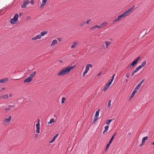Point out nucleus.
Instances as JSON below:
<instances>
[{"mask_svg":"<svg viewBox=\"0 0 154 154\" xmlns=\"http://www.w3.org/2000/svg\"><path fill=\"white\" fill-rule=\"evenodd\" d=\"M143 83H142L141 82L139 83V84H140L141 86V85Z\"/></svg>","mask_w":154,"mask_h":154,"instance_id":"nucleus-59","label":"nucleus"},{"mask_svg":"<svg viewBox=\"0 0 154 154\" xmlns=\"http://www.w3.org/2000/svg\"><path fill=\"white\" fill-rule=\"evenodd\" d=\"M108 87H107V86H106L103 88V91H105L107 89Z\"/></svg>","mask_w":154,"mask_h":154,"instance_id":"nucleus-42","label":"nucleus"},{"mask_svg":"<svg viewBox=\"0 0 154 154\" xmlns=\"http://www.w3.org/2000/svg\"><path fill=\"white\" fill-rule=\"evenodd\" d=\"M126 76L127 78H129L130 76V75L129 74H127L126 75Z\"/></svg>","mask_w":154,"mask_h":154,"instance_id":"nucleus-51","label":"nucleus"},{"mask_svg":"<svg viewBox=\"0 0 154 154\" xmlns=\"http://www.w3.org/2000/svg\"><path fill=\"white\" fill-rule=\"evenodd\" d=\"M145 81V79H143L141 81V82L142 83H143L144 81Z\"/></svg>","mask_w":154,"mask_h":154,"instance_id":"nucleus-53","label":"nucleus"},{"mask_svg":"<svg viewBox=\"0 0 154 154\" xmlns=\"http://www.w3.org/2000/svg\"><path fill=\"white\" fill-rule=\"evenodd\" d=\"M30 2L29 0H25L23 3V4L21 5L22 8H25L26 7L27 5L29 4Z\"/></svg>","mask_w":154,"mask_h":154,"instance_id":"nucleus-6","label":"nucleus"},{"mask_svg":"<svg viewBox=\"0 0 154 154\" xmlns=\"http://www.w3.org/2000/svg\"><path fill=\"white\" fill-rule=\"evenodd\" d=\"M5 88H2V90H5Z\"/></svg>","mask_w":154,"mask_h":154,"instance_id":"nucleus-60","label":"nucleus"},{"mask_svg":"<svg viewBox=\"0 0 154 154\" xmlns=\"http://www.w3.org/2000/svg\"><path fill=\"white\" fill-rule=\"evenodd\" d=\"M107 24V22H104L103 23H102L100 24V28H103L106 26Z\"/></svg>","mask_w":154,"mask_h":154,"instance_id":"nucleus-19","label":"nucleus"},{"mask_svg":"<svg viewBox=\"0 0 154 154\" xmlns=\"http://www.w3.org/2000/svg\"><path fill=\"white\" fill-rule=\"evenodd\" d=\"M138 90H135V88L134 89V90L133 91V93H134V94H135L137 93V91Z\"/></svg>","mask_w":154,"mask_h":154,"instance_id":"nucleus-38","label":"nucleus"},{"mask_svg":"<svg viewBox=\"0 0 154 154\" xmlns=\"http://www.w3.org/2000/svg\"><path fill=\"white\" fill-rule=\"evenodd\" d=\"M8 79L7 78H5L3 79L0 80V83H3L8 81Z\"/></svg>","mask_w":154,"mask_h":154,"instance_id":"nucleus-14","label":"nucleus"},{"mask_svg":"<svg viewBox=\"0 0 154 154\" xmlns=\"http://www.w3.org/2000/svg\"><path fill=\"white\" fill-rule=\"evenodd\" d=\"M100 111V110L99 109H98V110H97L95 113V118H98V117L99 116V113Z\"/></svg>","mask_w":154,"mask_h":154,"instance_id":"nucleus-15","label":"nucleus"},{"mask_svg":"<svg viewBox=\"0 0 154 154\" xmlns=\"http://www.w3.org/2000/svg\"><path fill=\"white\" fill-rule=\"evenodd\" d=\"M48 0H42V3H44L45 4L47 2Z\"/></svg>","mask_w":154,"mask_h":154,"instance_id":"nucleus-39","label":"nucleus"},{"mask_svg":"<svg viewBox=\"0 0 154 154\" xmlns=\"http://www.w3.org/2000/svg\"><path fill=\"white\" fill-rule=\"evenodd\" d=\"M134 7L135 6L134 5L133 7L129 8L128 10L122 14H121V17H123L128 16V14L130 12V11L133 10Z\"/></svg>","mask_w":154,"mask_h":154,"instance_id":"nucleus-2","label":"nucleus"},{"mask_svg":"<svg viewBox=\"0 0 154 154\" xmlns=\"http://www.w3.org/2000/svg\"><path fill=\"white\" fill-rule=\"evenodd\" d=\"M59 134H56L53 137L52 139H51V140L49 142V143H52L55 140L56 138L57 137V136H58Z\"/></svg>","mask_w":154,"mask_h":154,"instance_id":"nucleus-11","label":"nucleus"},{"mask_svg":"<svg viewBox=\"0 0 154 154\" xmlns=\"http://www.w3.org/2000/svg\"><path fill=\"white\" fill-rule=\"evenodd\" d=\"M119 21V20L118 19V18H116L113 21V22H116L117 21Z\"/></svg>","mask_w":154,"mask_h":154,"instance_id":"nucleus-45","label":"nucleus"},{"mask_svg":"<svg viewBox=\"0 0 154 154\" xmlns=\"http://www.w3.org/2000/svg\"><path fill=\"white\" fill-rule=\"evenodd\" d=\"M75 66H73L69 67L66 68H64L62 70L57 74L58 76L64 75H65L67 74Z\"/></svg>","mask_w":154,"mask_h":154,"instance_id":"nucleus-1","label":"nucleus"},{"mask_svg":"<svg viewBox=\"0 0 154 154\" xmlns=\"http://www.w3.org/2000/svg\"><path fill=\"white\" fill-rule=\"evenodd\" d=\"M38 136V134H35V137H37Z\"/></svg>","mask_w":154,"mask_h":154,"instance_id":"nucleus-62","label":"nucleus"},{"mask_svg":"<svg viewBox=\"0 0 154 154\" xmlns=\"http://www.w3.org/2000/svg\"><path fill=\"white\" fill-rule=\"evenodd\" d=\"M48 32L47 31H43L41 32V35L42 36H43L45 35H46Z\"/></svg>","mask_w":154,"mask_h":154,"instance_id":"nucleus-20","label":"nucleus"},{"mask_svg":"<svg viewBox=\"0 0 154 154\" xmlns=\"http://www.w3.org/2000/svg\"><path fill=\"white\" fill-rule=\"evenodd\" d=\"M14 103L13 104H12V105L10 104V107H14Z\"/></svg>","mask_w":154,"mask_h":154,"instance_id":"nucleus-48","label":"nucleus"},{"mask_svg":"<svg viewBox=\"0 0 154 154\" xmlns=\"http://www.w3.org/2000/svg\"><path fill=\"white\" fill-rule=\"evenodd\" d=\"M18 15L17 14H16L14 16L13 18L10 20V23L12 24H14L18 20Z\"/></svg>","mask_w":154,"mask_h":154,"instance_id":"nucleus-4","label":"nucleus"},{"mask_svg":"<svg viewBox=\"0 0 154 154\" xmlns=\"http://www.w3.org/2000/svg\"><path fill=\"white\" fill-rule=\"evenodd\" d=\"M35 71H34L32 74L30 75V76H29V77H31V78L32 79V78L34 76L35 74Z\"/></svg>","mask_w":154,"mask_h":154,"instance_id":"nucleus-25","label":"nucleus"},{"mask_svg":"<svg viewBox=\"0 0 154 154\" xmlns=\"http://www.w3.org/2000/svg\"><path fill=\"white\" fill-rule=\"evenodd\" d=\"M137 62L135 60L133 61L130 66L131 68L132 67L134 66L137 63Z\"/></svg>","mask_w":154,"mask_h":154,"instance_id":"nucleus-18","label":"nucleus"},{"mask_svg":"<svg viewBox=\"0 0 154 154\" xmlns=\"http://www.w3.org/2000/svg\"><path fill=\"white\" fill-rule=\"evenodd\" d=\"M57 41L56 40H54L53 41L51 44V46H54L55 45L57 44Z\"/></svg>","mask_w":154,"mask_h":154,"instance_id":"nucleus-16","label":"nucleus"},{"mask_svg":"<svg viewBox=\"0 0 154 154\" xmlns=\"http://www.w3.org/2000/svg\"><path fill=\"white\" fill-rule=\"evenodd\" d=\"M36 128H40V124L39 122H38V123L36 124Z\"/></svg>","mask_w":154,"mask_h":154,"instance_id":"nucleus-35","label":"nucleus"},{"mask_svg":"<svg viewBox=\"0 0 154 154\" xmlns=\"http://www.w3.org/2000/svg\"><path fill=\"white\" fill-rule=\"evenodd\" d=\"M115 74H114L112 76V77L111 79H112V80H113L114 79V76H115Z\"/></svg>","mask_w":154,"mask_h":154,"instance_id":"nucleus-47","label":"nucleus"},{"mask_svg":"<svg viewBox=\"0 0 154 154\" xmlns=\"http://www.w3.org/2000/svg\"><path fill=\"white\" fill-rule=\"evenodd\" d=\"M8 97V95L7 94H5L4 95H1L0 96V99H7Z\"/></svg>","mask_w":154,"mask_h":154,"instance_id":"nucleus-13","label":"nucleus"},{"mask_svg":"<svg viewBox=\"0 0 154 154\" xmlns=\"http://www.w3.org/2000/svg\"><path fill=\"white\" fill-rule=\"evenodd\" d=\"M30 3L32 5H33L34 4V2L33 0H32L30 2Z\"/></svg>","mask_w":154,"mask_h":154,"instance_id":"nucleus-41","label":"nucleus"},{"mask_svg":"<svg viewBox=\"0 0 154 154\" xmlns=\"http://www.w3.org/2000/svg\"><path fill=\"white\" fill-rule=\"evenodd\" d=\"M145 81V79H143L141 81V82L142 83H143L144 81Z\"/></svg>","mask_w":154,"mask_h":154,"instance_id":"nucleus-52","label":"nucleus"},{"mask_svg":"<svg viewBox=\"0 0 154 154\" xmlns=\"http://www.w3.org/2000/svg\"><path fill=\"white\" fill-rule=\"evenodd\" d=\"M140 57H137L135 60L137 62V61H138V60L140 59Z\"/></svg>","mask_w":154,"mask_h":154,"instance_id":"nucleus-46","label":"nucleus"},{"mask_svg":"<svg viewBox=\"0 0 154 154\" xmlns=\"http://www.w3.org/2000/svg\"><path fill=\"white\" fill-rule=\"evenodd\" d=\"M32 80V79L30 77H28V78L25 79L24 81V83H25L26 82L29 83L31 82Z\"/></svg>","mask_w":154,"mask_h":154,"instance_id":"nucleus-7","label":"nucleus"},{"mask_svg":"<svg viewBox=\"0 0 154 154\" xmlns=\"http://www.w3.org/2000/svg\"><path fill=\"white\" fill-rule=\"evenodd\" d=\"M55 121L54 119H51L50 121L48 122V124H50L54 122Z\"/></svg>","mask_w":154,"mask_h":154,"instance_id":"nucleus-24","label":"nucleus"},{"mask_svg":"<svg viewBox=\"0 0 154 154\" xmlns=\"http://www.w3.org/2000/svg\"><path fill=\"white\" fill-rule=\"evenodd\" d=\"M117 133H115L112 136V137H111V138L109 142V143H112V140L113 139L115 136L116 135V134Z\"/></svg>","mask_w":154,"mask_h":154,"instance_id":"nucleus-21","label":"nucleus"},{"mask_svg":"<svg viewBox=\"0 0 154 154\" xmlns=\"http://www.w3.org/2000/svg\"><path fill=\"white\" fill-rule=\"evenodd\" d=\"M10 122V116L8 118H5L3 120V124L5 126H7L9 125Z\"/></svg>","mask_w":154,"mask_h":154,"instance_id":"nucleus-5","label":"nucleus"},{"mask_svg":"<svg viewBox=\"0 0 154 154\" xmlns=\"http://www.w3.org/2000/svg\"><path fill=\"white\" fill-rule=\"evenodd\" d=\"M113 80H112V79L110 80L109 82L112 83V82L113 81Z\"/></svg>","mask_w":154,"mask_h":154,"instance_id":"nucleus-56","label":"nucleus"},{"mask_svg":"<svg viewBox=\"0 0 154 154\" xmlns=\"http://www.w3.org/2000/svg\"><path fill=\"white\" fill-rule=\"evenodd\" d=\"M106 131H107L104 130V131H103V134H104Z\"/></svg>","mask_w":154,"mask_h":154,"instance_id":"nucleus-61","label":"nucleus"},{"mask_svg":"<svg viewBox=\"0 0 154 154\" xmlns=\"http://www.w3.org/2000/svg\"><path fill=\"white\" fill-rule=\"evenodd\" d=\"M41 38V35H38L32 38V40H36L38 39H40Z\"/></svg>","mask_w":154,"mask_h":154,"instance_id":"nucleus-8","label":"nucleus"},{"mask_svg":"<svg viewBox=\"0 0 154 154\" xmlns=\"http://www.w3.org/2000/svg\"><path fill=\"white\" fill-rule=\"evenodd\" d=\"M112 83L109 82H108L106 85V86H107V87H109L110 85Z\"/></svg>","mask_w":154,"mask_h":154,"instance_id":"nucleus-34","label":"nucleus"},{"mask_svg":"<svg viewBox=\"0 0 154 154\" xmlns=\"http://www.w3.org/2000/svg\"><path fill=\"white\" fill-rule=\"evenodd\" d=\"M100 26L98 25H96L90 28V29H95L96 28L100 29Z\"/></svg>","mask_w":154,"mask_h":154,"instance_id":"nucleus-12","label":"nucleus"},{"mask_svg":"<svg viewBox=\"0 0 154 154\" xmlns=\"http://www.w3.org/2000/svg\"><path fill=\"white\" fill-rule=\"evenodd\" d=\"M10 110L9 108H6L5 109V110L6 111H7L8 110Z\"/></svg>","mask_w":154,"mask_h":154,"instance_id":"nucleus-50","label":"nucleus"},{"mask_svg":"<svg viewBox=\"0 0 154 154\" xmlns=\"http://www.w3.org/2000/svg\"><path fill=\"white\" fill-rule=\"evenodd\" d=\"M45 5V4L42 3V4L41 5L40 7L41 8H43V7H44Z\"/></svg>","mask_w":154,"mask_h":154,"instance_id":"nucleus-40","label":"nucleus"},{"mask_svg":"<svg viewBox=\"0 0 154 154\" xmlns=\"http://www.w3.org/2000/svg\"><path fill=\"white\" fill-rule=\"evenodd\" d=\"M105 43L106 45V47L107 48L110 45L111 42L107 41H106L105 42Z\"/></svg>","mask_w":154,"mask_h":154,"instance_id":"nucleus-23","label":"nucleus"},{"mask_svg":"<svg viewBox=\"0 0 154 154\" xmlns=\"http://www.w3.org/2000/svg\"><path fill=\"white\" fill-rule=\"evenodd\" d=\"M93 66L92 64H87L86 67H85V70L88 71L89 70L90 67H92Z\"/></svg>","mask_w":154,"mask_h":154,"instance_id":"nucleus-9","label":"nucleus"},{"mask_svg":"<svg viewBox=\"0 0 154 154\" xmlns=\"http://www.w3.org/2000/svg\"><path fill=\"white\" fill-rule=\"evenodd\" d=\"M88 71L85 70V71L84 72V73L85 74H86Z\"/></svg>","mask_w":154,"mask_h":154,"instance_id":"nucleus-54","label":"nucleus"},{"mask_svg":"<svg viewBox=\"0 0 154 154\" xmlns=\"http://www.w3.org/2000/svg\"><path fill=\"white\" fill-rule=\"evenodd\" d=\"M111 143H109H109L107 144L106 145V148H108V147H109Z\"/></svg>","mask_w":154,"mask_h":154,"instance_id":"nucleus-44","label":"nucleus"},{"mask_svg":"<svg viewBox=\"0 0 154 154\" xmlns=\"http://www.w3.org/2000/svg\"><path fill=\"white\" fill-rule=\"evenodd\" d=\"M122 18V17H121V15L118 16V17H117L118 19L119 20L121 19Z\"/></svg>","mask_w":154,"mask_h":154,"instance_id":"nucleus-37","label":"nucleus"},{"mask_svg":"<svg viewBox=\"0 0 154 154\" xmlns=\"http://www.w3.org/2000/svg\"><path fill=\"white\" fill-rule=\"evenodd\" d=\"M58 40L60 42L61 41V39L60 38H58Z\"/></svg>","mask_w":154,"mask_h":154,"instance_id":"nucleus-57","label":"nucleus"},{"mask_svg":"<svg viewBox=\"0 0 154 154\" xmlns=\"http://www.w3.org/2000/svg\"><path fill=\"white\" fill-rule=\"evenodd\" d=\"M85 24V22H82L80 24V26H84Z\"/></svg>","mask_w":154,"mask_h":154,"instance_id":"nucleus-32","label":"nucleus"},{"mask_svg":"<svg viewBox=\"0 0 154 154\" xmlns=\"http://www.w3.org/2000/svg\"><path fill=\"white\" fill-rule=\"evenodd\" d=\"M91 21V19H89L88 20H87L86 22H85V23L86 24H89V22Z\"/></svg>","mask_w":154,"mask_h":154,"instance_id":"nucleus-30","label":"nucleus"},{"mask_svg":"<svg viewBox=\"0 0 154 154\" xmlns=\"http://www.w3.org/2000/svg\"><path fill=\"white\" fill-rule=\"evenodd\" d=\"M102 74V72H100L97 74V75L98 76H100V75H101Z\"/></svg>","mask_w":154,"mask_h":154,"instance_id":"nucleus-43","label":"nucleus"},{"mask_svg":"<svg viewBox=\"0 0 154 154\" xmlns=\"http://www.w3.org/2000/svg\"><path fill=\"white\" fill-rule=\"evenodd\" d=\"M79 43L78 42L74 41L73 42L72 45L71 46V48H75L77 44H79Z\"/></svg>","mask_w":154,"mask_h":154,"instance_id":"nucleus-10","label":"nucleus"},{"mask_svg":"<svg viewBox=\"0 0 154 154\" xmlns=\"http://www.w3.org/2000/svg\"><path fill=\"white\" fill-rule=\"evenodd\" d=\"M141 86L138 84V85L135 88V89L138 90L140 88Z\"/></svg>","mask_w":154,"mask_h":154,"instance_id":"nucleus-27","label":"nucleus"},{"mask_svg":"<svg viewBox=\"0 0 154 154\" xmlns=\"http://www.w3.org/2000/svg\"><path fill=\"white\" fill-rule=\"evenodd\" d=\"M114 119H109L107 120L106 122V124L107 125H109L110 123Z\"/></svg>","mask_w":154,"mask_h":154,"instance_id":"nucleus-22","label":"nucleus"},{"mask_svg":"<svg viewBox=\"0 0 154 154\" xmlns=\"http://www.w3.org/2000/svg\"><path fill=\"white\" fill-rule=\"evenodd\" d=\"M99 118H95V119L93 121V123H95L97 122V120H98Z\"/></svg>","mask_w":154,"mask_h":154,"instance_id":"nucleus-31","label":"nucleus"},{"mask_svg":"<svg viewBox=\"0 0 154 154\" xmlns=\"http://www.w3.org/2000/svg\"><path fill=\"white\" fill-rule=\"evenodd\" d=\"M85 74L84 73V72L83 73V76L84 77L85 75Z\"/></svg>","mask_w":154,"mask_h":154,"instance_id":"nucleus-63","label":"nucleus"},{"mask_svg":"<svg viewBox=\"0 0 154 154\" xmlns=\"http://www.w3.org/2000/svg\"><path fill=\"white\" fill-rule=\"evenodd\" d=\"M19 15L20 16H22V14L21 13H20L19 14Z\"/></svg>","mask_w":154,"mask_h":154,"instance_id":"nucleus-58","label":"nucleus"},{"mask_svg":"<svg viewBox=\"0 0 154 154\" xmlns=\"http://www.w3.org/2000/svg\"><path fill=\"white\" fill-rule=\"evenodd\" d=\"M135 73L136 72H135V71H133V72H132V73H131V75L133 76L134 75V73Z\"/></svg>","mask_w":154,"mask_h":154,"instance_id":"nucleus-49","label":"nucleus"},{"mask_svg":"<svg viewBox=\"0 0 154 154\" xmlns=\"http://www.w3.org/2000/svg\"><path fill=\"white\" fill-rule=\"evenodd\" d=\"M36 132L37 133H39L40 132V128H36Z\"/></svg>","mask_w":154,"mask_h":154,"instance_id":"nucleus-29","label":"nucleus"},{"mask_svg":"<svg viewBox=\"0 0 154 154\" xmlns=\"http://www.w3.org/2000/svg\"><path fill=\"white\" fill-rule=\"evenodd\" d=\"M66 100V98L64 97H63L62 99L61 103H63Z\"/></svg>","mask_w":154,"mask_h":154,"instance_id":"nucleus-28","label":"nucleus"},{"mask_svg":"<svg viewBox=\"0 0 154 154\" xmlns=\"http://www.w3.org/2000/svg\"><path fill=\"white\" fill-rule=\"evenodd\" d=\"M109 127V126L108 125L106 126L105 127V130L106 131H107L108 130V128Z\"/></svg>","mask_w":154,"mask_h":154,"instance_id":"nucleus-33","label":"nucleus"},{"mask_svg":"<svg viewBox=\"0 0 154 154\" xmlns=\"http://www.w3.org/2000/svg\"><path fill=\"white\" fill-rule=\"evenodd\" d=\"M111 100H109V101H108V105H107V107L109 108L111 106Z\"/></svg>","mask_w":154,"mask_h":154,"instance_id":"nucleus-26","label":"nucleus"},{"mask_svg":"<svg viewBox=\"0 0 154 154\" xmlns=\"http://www.w3.org/2000/svg\"><path fill=\"white\" fill-rule=\"evenodd\" d=\"M135 94L134 93H132L131 95L130 96V98H132L134 97Z\"/></svg>","mask_w":154,"mask_h":154,"instance_id":"nucleus-36","label":"nucleus"},{"mask_svg":"<svg viewBox=\"0 0 154 154\" xmlns=\"http://www.w3.org/2000/svg\"><path fill=\"white\" fill-rule=\"evenodd\" d=\"M152 145H154V142H152Z\"/></svg>","mask_w":154,"mask_h":154,"instance_id":"nucleus-64","label":"nucleus"},{"mask_svg":"<svg viewBox=\"0 0 154 154\" xmlns=\"http://www.w3.org/2000/svg\"><path fill=\"white\" fill-rule=\"evenodd\" d=\"M146 63V60L143 61L141 65L139 66L135 69L134 71H135L136 73L142 67H144Z\"/></svg>","mask_w":154,"mask_h":154,"instance_id":"nucleus-3","label":"nucleus"},{"mask_svg":"<svg viewBox=\"0 0 154 154\" xmlns=\"http://www.w3.org/2000/svg\"><path fill=\"white\" fill-rule=\"evenodd\" d=\"M60 63H63V61L62 60H60L58 61Z\"/></svg>","mask_w":154,"mask_h":154,"instance_id":"nucleus-55","label":"nucleus"},{"mask_svg":"<svg viewBox=\"0 0 154 154\" xmlns=\"http://www.w3.org/2000/svg\"><path fill=\"white\" fill-rule=\"evenodd\" d=\"M148 137L147 136L143 138L142 140V143L144 144L145 143V140H148Z\"/></svg>","mask_w":154,"mask_h":154,"instance_id":"nucleus-17","label":"nucleus"}]
</instances>
